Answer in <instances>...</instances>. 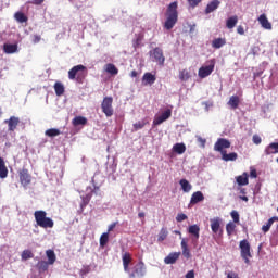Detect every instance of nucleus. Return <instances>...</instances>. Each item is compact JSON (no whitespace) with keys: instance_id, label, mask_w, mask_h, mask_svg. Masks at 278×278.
<instances>
[{"instance_id":"f257e3e1","label":"nucleus","mask_w":278,"mask_h":278,"mask_svg":"<svg viewBox=\"0 0 278 278\" xmlns=\"http://www.w3.org/2000/svg\"><path fill=\"white\" fill-rule=\"evenodd\" d=\"M177 1L169 3L166 11V21L164 24L165 29L170 30L177 25V21L179 18V13L177 12Z\"/></svg>"},{"instance_id":"f03ea898","label":"nucleus","mask_w":278,"mask_h":278,"mask_svg":"<svg viewBox=\"0 0 278 278\" xmlns=\"http://www.w3.org/2000/svg\"><path fill=\"white\" fill-rule=\"evenodd\" d=\"M34 216L38 227H41L42 229H53L55 223H53L51 217H47L46 211H35Z\"/></svg>"},{"instance_id":"7ed1b4c3","label":"nucleus","mask_w":278,"mask_h":278,"mask_svg":"<svg viewBox=\"0 0 278 278\" xmlns=\"http://www.w3.org/2000/svg\"><path fill=\"white\" fill-rule=\"evenodd\" d=\"M84 71H86V66L81 64L75 65L68 71V79L76 80L77 84H84V79H86V74L81 73Z\"/></svg>"},{"instance_id":"20e7f679","label":"nucleus","mask_w":278,"mask_h":278,"mask_svg":"<svg viewBox=\"0 0 278 278\" xmlns=\"http://www.w3.org/2000/svg\"><path fill=\"white\" fill-rule=\"evenodd\" d=\"M215 67H216V59H211L206 61L205 65L201 66L198 71V75L200 79H205V77H210V75L214 73Z\"/></svg>"},{"instance_id":"39448f33","label":"nucleus","mask_w":278,"mask_h":278,"mask_svg":"<svg viewBox=\"0 0 278 278\" xmlns=\"http://www.w3.org/2000/svg\"><path fill=\"white\" fill-rule=\"evenodd\" d=\"M240 249V255L245 264H251L250 257H253V254H251V243H249V240L243 239L239 243Z\"/></svg>"},{"instance_id":"423d86ee","label":"nucleus","mask_w":278,"mask_h":278,"mask_svg":"<svg viewBox=\"0 0 278 278\" xmlns=\"http://www.w3.org/2000/svg\"><path fill=\"white\" fill-rule=\"evenodd\" d=\"M113 103L114 98L112 97H104L102 100L101 110L108 118H110V116H114V108L112 106Z\"/></svg>"},{"instance_id":"0eeeda50","label":"nucleus","mask_w":278,"mask_h":278,"mask_svg":"<svg viewBox=\"0 0 278 278\" xmlns=\"http://www.w3.org/2000/svg\"><path fill=\"white\" fill-rule=\"evenodd\" d=\"M128 275H129V278L144 277V275H147V267L144 266V262L140 261L139 263H137L134 266L132 271H129Z\"/></svg>"},{"instance_id":"6e6552de","label":"nucleus","mask_w":278,"mask_h":278,"mask_svg":"<svg viewBox=\"0 0 278 278\" xmlns=\"http://www.w3.org/2000/svg\"><path fill=\"white\" fill-rule=\"evenodd\" d=\"M150 56L152 58V62H156L159 66H164V62H166V58L164 56V50L162 48H154L150 51Z\"/></svg>"},{"instance_id":"1a4fd4ad","label":"nucleus","mask_w":278,"mask_h":278,"mask_svg":"<svg viewBox=\"0 0 278 278\" xmlns=\"http://www.w3.org/2000/svg\"><path fill=\"white\" fill-rule=\"evenodd\" d=\"M230 147L231 142L229 141V139L219 138L214 144V151H218L223 155V153L226 152L225 149H229Z\"/></svg>"},{"instance_id":"9d476101","label":"nucleus","mask_w":278,"mask_h":278,"mask_svg":"<svg viewBox=\"0 0 278 278\" xmlns=\"http://www.w3.org/2000/svg\"><path fill=\"white\" fill-rule=\"evenodd\" d=\"M20 181L24 188H27L29 184H31V174H29V169L22 168L18 173Z\"/></svg>"},{"instance_id":"9b49d317","label":"nucleus","mask_w":278,"mask_h":278,"mask_svg":"<svg viewBox=\"0 0 278 278\" xmlns=\"http://www.w3.org/2000/svg\"><path fill=\"white\" fill-rule=\"evenodd\" d=\"M170 116H173V112L170 111V109H167L161 115L155 116L153 121L154 127L157 125H162V123H164V121H168Z\"/></svg>"},{"instance_id":"f8f14e48","label":"nucleus","mask_w":278,"mask_h":278,"mask_svg":"<svg viewBox=\"0 0 278 278\" xmlns=\"http://www.w3.org/2000/svg\"><path fill=\"white\" fill-rule=\"evenodd\" d=\"M4 124L8 125V131H16V128L21 124V118L11 116L9 119L4 121Z\"/></svg>"},{"instance_id":"ddd939ff","label":"nucleus","mask_w":278,"mask_h":278,"mask_svg":"<svg viewBox=\"0 0 278 278\" xmlns=\"http://www.w3.org/2000/svg\"><path fill=\"white\" fill-rule=\"evenodd\" d=\"M134 261V258L131 257V253L129 252H125L122 255V262H123V266H124V273H129V264H131V262Z\"/></svg>"},{"instance_id":"4468645a","label":"nucleus","mask_w":278,"mask_h":278,"mask_svg":"<svg viewBox=\"0 0 278 278\" xmlns=\"http://www.w3.org/2000/svg\"><path fill=\"white\" fill-rule=\"evenodd\" d=\"M210 223L213 233H218V231L223 233V230H220V223H223V219H220V217L211 218Z\"/></svg>"},{"instance_id":"2eb2a0df","label":"nucleus","mask_w":278,"mask_h":278,"mask_svg":"<svg viewBox=\"0 0 278 278\" xmlns=\"http://www.w3.org/2000/svg\"><path fill=\"white\" fill-rule=\"evenodd\" d=\"M220 8V0H212L207 3L205 8V14H212V12H216Z\"/></svg>"},{"instance_id":"dca6fc26","label":"nucleus","mask_w":278,"mask_h":278,"mask_svg":"<svg viewBox=\"0 0 278 278\" xmlns=\"http://www.w3.org/2000/svg\"><path fill=\"white\" fill-rule=\"evenodd\" d=\"M201 201H205V195H203V192L201 191L193 192L190 199V204L197 205V203H201Z\"/></svg>"},{"instance_id":"f3484780","label":"nucleus","mask_w":278,"mask_h":278,"mask_svg":"<svg viewBox=\"0 0 278 278\" xmlns=\"http://www.w3.org/2000/svg\"><path fill=\"white\" fill-rule=\"evenodd\" d=\"M3 51H4V53H7V55H12V53H16L18 51V45L17 43H4Z\"/></svg>"},{"instance_id":"a211bd4d","label":"nucleus","mask_w":278,"mask_h":278,"mask_svg":"<svg viewBox=\"0 0 278 278\" xmlns=\"http://www.w3.org/2000/svg\"><path fill=\"white\" fill-rule=\"evenodd\" d=\"M181 256V252H172L165 258V264H175L177 260Z\"/></svg>"},{"instance_id":"6ab92c4d","label":"nucleus","mask_w":278,"mask_h":278,"mask_svg":"<svg viewBox=\"0 0 278 278\" xmlns=\"http://www.w3.org/2000/svg\"><path fill=\"white\" fill-rule=\"evenodd\" d=\"M258 23L263 27V29H273V24L268 21L266 14L260 15Z\"/></svg>"},{"instance_id":"aec40b11","label":"nucleus","mask_w":278,"mask_h":278,"mask_svg":"<svg viewBox=\"0 0 278 278\" xmlns=\"http://www.w3.org/2000/svg\"><path fill=\"white\" fill-rule=\"evenodd\" d=\"M180 247L182 249V255L186 260H190L192 257V254L190 253V248H188V240L181 239Z\"/></svg>"},{"instance_id":"412c9836","label":"nucleus","mask_w":278,"mask_h":278,"mask_svg":"<svg viewBox=\"0 0 278 278\" xmlns=\"http://www.w3.org/2000/svg\"><path fill=\"white\" fill-rule=\"evenodd\" d=\"M156 77L155 75L147 72L143 74L142 81L144 83V86H153L155 84Z\"/></svg>"},{"instance_id":"4be33fe9","label":"nucleus","mask_w":278,"mask_h":278,"mask_svg":"<svg viewBox=\"0 0 278 278\" xmlns=\"http://www.w3.org/2000/svg\"><path fill=\"white\" fill-rule=\"evenodd\" d=\"M265 155H274L278 153V142H271L264 151Z\"/></svg>"},{"instance_id":"5701e85b","label":"nucleus","mask_w":278,"mask_h":278,"mask_svg":"<svg viewBox=\"0 0 278 278\" xmlns=\"http://www.w3.org/2000/svg\"><path fill=\"white\" fill-rule=\"evenodd\" d=\"M236 181L238 186H249V174L243 173V175L237 176Z\"/></svg>"},{"instance_id":"b1692460","label":"nucleus","mask_w":278,"mask_h":278,"mask_svg":"<svg viewBox=\"0 0 278 278\" xmlns=\"http://www.w3.org/2000/svg\"><path fill=\"white\" fill-rule=\"evenodd\" d=\"M222 160H224V162H236V160H238V153L232 152L227 154V151L223 152Z\"/></svg>"},{"instance_id":"393cba45","label":"nucleus","mask_w":278,"mask_h":278,"mask_svg":"<svg viewBox=\"0 0 278 278\" xmlns=\"http://www.w3.org/2000/svg\"><path fill=\"white\" fill-rule=\"evenodd\" d=\"M200 231H201V228L198 226V225H191L189 226V230L188 232L191 233V236H193L195 242L197 240H199V237H200Z\"/></svg>"},{"instance_id":"a878e982","label":"nucleus","mask_w":278,"mask_h":278,"mask_svg":"<svg viewBox=\"0 0 278 278\" xmlns=\"http://www.w3.org/2000/svg\"><path fill=\"white\" fill-rule=\"evenodd\" d=\"M8 177V166H5V161L0 156V179H5Z\"/></svg>"},{"instance_id":"bb28decb","label":"nucleus","mask_w":278,"mask_h":278,"mask_svg":"<svg viewBox=\"0 0 278 278\" xmlns=\"http://www.w3.org/2000/svg\"><path fill=\"white\" fill-rule=\"evenodd\" d=\"M72 125H74V127H79V125H88V118L84 116H76L73 118Z\"/></svg>"},{"instance_id":"cd10ccee","label":"nucleus","mask_w":278,"mask_h":278,"mask_svg":"<svg viewBox=\"0 0 278 278\" xmlns=\"http://www.w3.org/2000/svg\"><path fill=\"white\" fill-rule=\"evenodd\" d=\"M227 45V39L225 38H216L212 41L213 49H220L222 47H225Z\"/></svg>"},{"instance_id":"c85d7f7f","label":"nucleus","mask_w":278,"mask_h":278,"mask_svg":"<svg viewBox=\"0 0 278 278\" xmlns=\"http://www.w3.org/2000/svg\"><path fill=\"white\" fill-rule=\"evenodd\" d=\"M46 255H47V258H48V264L50 266H53V264H55V260H58V256H55V251L47 250Z\"/></svg>"},{"instance_id":"c756f323","label":"nucleus","mask_w":278,"mask_h":278,"mask_svg":"<svg viewBox=\"0 0 278 278\" xmlns=\"http://www.w3.org/2000/svg\"><path fill=\"white\" fill-rule=\"evenodd\" d=\"M275 222H278V217L277 216H274V217L269 218L267 224L262 226V231L264 233H268V231H270V227H273V224Z\"/></svg>"},{"instance_id":"7c9ffc66","label":"nucleus","mask_w":278,"mask_h":278,"mask_svg":"<svg viewBox=\"0 0 278 278\" xmlns=\"http://www.w3.org/2000/svg\"><path fill=\"white\" fill-rule=\"evenodd\" d=\"M14 18L17 23H27V21H29V17H27V15L21 11L15 12Z\"/></svg>"},{"instance_id":"2f4dec72","label":"nucleus","mask_w":278,"mask_h":278,"mask_svg":"<svg viewBox=\"0 0 278 278\" xmlns=\"http://www.w3.org/2000/svg\"><path fill=\"white\" fill-rule=\"evenodd\" d=\"M54 92L56 97H62V94H64L65 92L64 84H62L61 81H56L54 84Z\"/></svg>"},{"instance_id":"473e14b6","label":"nucleus","mask_w":278,"mask_h":278,"mask_svg":"<svg viewBox=\"0 0 278 278\" xmlns=\"http://www.w3.org/2000/svg\"><path fill=\"white\" fill-rule=\"evenodd\" d=\"M228 105H230L232 110H238V106L240 105V98L238 96L230 97Z\"/></svg>"},{"instance_id":"72a5a7b5","label":"nucleus","mask_w":278,"mask_h":278,"mask_svg":"<svg viewBox=\"0 0 278 278\" xmlns=\"http://www.w3.org/2000/svg\"><path fill=\"white\" fill-rule=\"evenodd\" d=\"M236 25H238V15H233L226 21V27L228 29H233Z\"/></svg>"},{"instance_id":"f704fd0d","label":"nucleus","mask_w":278,"mask_h":278,"mask_svg":"<svg viewBox=\"0 0 278 278\" xmlns=\"http://www.w3.org/2000/svg\"><path fill=\"white\" fill-rule=\"evenodd\" d=\"M149 125V119L143 118L132 125L135 131H139V129H144V126Z\"/></svg>"},{"instance_id":"c9c22d12","label":"nucleus","mask_w":278,"mask_h":278,"mask_svg":"<svg viewBox=\"0 0 278 278\" xmlns=\"http://www.w3.org/2000/svg\"><path fill=\"white\" fill-rule=\"evenodd\" d=\"M179 184L184 192H190L192 190V185L187 179H180Z\"/></svg>"},{"instance_id":"e433bc0d","label":"nucleus","mask_w":278,"mask_h":278,"mask_svg":"<svg viewBox=\"0 0 278 278\" xmlns=\"http://www.w3.org/2000/svg\"><path fill=\"white\" fill-rule=\"evenodd\" d=\"M174 153H178V155H184L186 153V144L184 143H176L173 147Z\"/></svg>"},{"instance_id":"4c0bfd02","label":"nucleus","mask_w":278,"mask_h":278,"mask_svg":"<svg viewBox=\"0 0 278 278\" xmlns=\"http://www.w3.org/2000/svg\"><path fill=\"white\" fill-rule=\"evenodd\" d=\"M105 71L109 73V75H118V68L112 63H108L105 65Z\"/></svg>"},{"instance_id":"58836bf2","label":"nucleus","mask_w":278,"mask_h":278,"mask_svg":"<svg viewBox=\"0 0 278 278\" xmlns=\"http://www.w3.org/2000/svg\"><path fill=\"white\" fill-rule=\"evenodd\" d=\"M45 134L46 136H48V138H55L56 136H60L62 132L58 128H50L46 130Z\"/></svg>"},{"instance_id":"ea45409f","label":"nucleus","mask_w":278,"mask_h":278,"mask_svg":"<svg viewBox=\"0 0 278 278\" xmlns=\"http://www.w3.org/2000/svg\"><path fill=\"white\" fill-rule=\"evenodd\" d=\"M49 263L47 261H39L37 263V268L40 270V273H46V270H49Z\"/></svg>"},{"instance_id":"a19ab883","label":"nucleus","mask_w":278,"mask_h":278,"mask_svg":"<svg viewBox=\"0 0 278 278\" xmlns=\"http://www.w3.org/2000/svg\"><path fill=\"white\" fill-rule=\"evenodd\" d=\"M168 238V230L166 228H162L157 236V242H164Z\"/></svg>"},{"instance_id":"79ce46f5","label":"nucleus","mask_w":278,"mask_h":278,"mask_svg":"<svg viewBox=\"0 0 278 278\" xmlns=\"http://www.w3.org/2000/svg\"><path fill=\"white\" fill-rule=\"evenodd\" d=\"M233 231H236V223L229 222L226 225V232L228 236H233Z\"/></svg>"},{"instance_id":"37998d69","label":"nucleus","mask_w":278,"mask_h":278,"mask_svg":"<svg viewBox=\"0 0 278 278\" xmlns=\"http://www.w3.org/2000/svg\"><path fill=\"white\" fill-rule=\"evenodd\" d=\"M180 81H188L190 79V72L188 70H182L179 72Z\"/></svg>"},{"instance_id":"c03bdc74","label":"nucleus","mask_w":278,"mask_h":278,"mask_svg":"<svg viewBox=\"0 0 278 278\" xmlns=\"http://www.w3.org/2000/svg\"><path fill=\"white\" fill-rule=\"evenodd\" d=\"M110 241V233L109 232H104L101 235L100 237V247H105V244H108V242Z\"/></svg>"},{"instance_id":"a18cd8bd","label":"nucleus","mask_w":278,"mask_h":278,"mask_svg":"<svg viewBox=\"0 0 278 278\" xmlns=\"http://www.w3.org/2000/svg\"><path fill=\"white\" fill-rule=\"evenodd\" d=\"M83 202L80 204V207L84 208L88 205V203H90V201L92 200V193H88L85 197H81Z\"/></svg>"},{"instance_id":"49530a36","label":"nucleus","mask_w":278,"mask_h":278,"mask_svg":"<svg viewBox=\"0 0 278 278\" xmlns=\"http://www.w3.org/2000/svg\"><path fill=\"white\" fill-rule=\"evenodd\" d=\"M34 257V253L31 250H24L22 252V260H31Z\"/></svg>"},{"instance_id":"de8ad7c7","label":"nucleus","mask_w":278,"mask_h":278,"mask_svg":"<svg viewBox=\"0 0 278 278\" xmlns=\"http://www.w3.org/2000/svg\"><path fill=\"white\" fill-rule=\"evenodd\" d=\"M230 216L233 220L232 223L237 225L240 223V213H238V211H231Z\"/></svg>"},{"instance_id":"09e8293b","label":"nucleus","mask_w":278,"mask_h":278,"mask_svg":"<svg viewBox=\"0 0 278 278\" xmlns=\"http://www.w3.org/2000/svg\"><path fill=\"white\" fill-rule=\"evenodd\" d=\"M176 220H177V223H184V220H188V215L184 214V213H179L176 216Z\"/></svg>"},{"instance_id":"8fccbe9b","label":"nucleus","mask_w":278,"mask_h":278,"mask_svg":"<svg viewBox=\"0 0 278 278\" xmlns=\"http://www.w3.org/2000/svg\"><path fill=\"white\" fill-rule=\"evenodd\" d=\"M40 40H42V37L40 35H33L31 36L33 45H38V42H40Z\"/></svg>"},{"instance_id":"3c124183","label":"nucleus","mask_w":278,"mask_h":278,"mask_svg":"<svg viewBox=\"0 0 278 278\" xmlns=\"http://www.w3.org/2000/svg\"><path fill=\"white\" fill-rule=\"evenodd\" d=\"M203 0H188V3L191 8H197Z\"/></svg>"},{"instance_id":"603ef678","label":"nucleus","mask_w":278,"mask_h":278,"mask_svg":"<svg viewBox=\"0 0 278 278\" xmlns=\"http://www.w3.org/2000/svg\"><path fill=\"white\" fill-rule=\"evenodd\" d=\"M252 140H253L254 144H262V137H260V135H254L252 137Z\"/></svg>"},{"instance_id":"864d4df0","label":"nucleus","mask_w":278,"mask_h":278,"mask_svg":"<svg viewBox=\"0 0 278 278\" xmlns=\"http://www.w3.org/2000/svg\"><path fill=\"white\" fill-rule=\"evenodd\" d=\"M116 225H118V222H114L111 225H109L106 233L114 231V229H116Z\"/></svg>"},{"instance_id":"5fc2aeb1","label":"nucleus","mask_w":278,"mask_h":278,"mask_svg":"<svg viewBox=\"0 0 278 278\" xmlns=\"http://www.w3.org/2000/svg\"><path fill=\"white\" fill-rule=\"evenodd\" d=\"M88 273H90V267H84L81 270H80V276L84 277L86 275H88Z\"/></svg>"},{"instance_id":"6e6d98bb","label":"nucleus","mask_w":278,"mask_h":278,"mask_svg":"<svg viewBox=\"0 0 278 278\" xmlns=\"http://www.w3.org/2000/svg\"><path fill=\"white\" fill-rule=\"evenodd\" d=\"M140 42H142V37H137L136 41L134 42V48L138 49V47H140Z\"/></svg>"},{"instance_id":"4d7b16f0","label":"nucleus","mask_w":278,"mask_h":278,"mask_svg":"<svg viewBox=\"0 0 278 278\" xmlns=\"http://www.w3.org/2000/svg\"><path fill=\"white\" fill-rule=\"evenodd\" d=\"M237 34H240V36H244V27L242 25L237 27Z\"/></svg>"},{"instance_id":"13d9d810","label":"nucleus","mask_w":278,"mask_h":278,"mask_svg":"<svg viewBox=\"0 0 278 278\" xmlns=\"http://www.w3.org/2000/svg\"><path fill=\"white\" fill-rule=\"evenodd\" d=\"M33 5H42L45 3V0H33Z\"/></svg>"},{"instance_id":"bf43d9fd","label":"nucleus","mask_w":278,"mask_h":278,"mask_svg":"<svg viewBox=\"0 0 278 278\" xmlns=\"http://www.w3.org/2000/svg\"><path fill=\"white\" fill-rule=\"evenodd\" d=\"M250 177H252L253 179H256V177H257V170L252 169V170L250 172Z\"/></svg>"},{"instance_id":"052dcab7","label":"nucleus","mask_w":278,"mask_h":278,"mask_svg":"<svg viewBox=\"0 0 278 278\" xmlns=\"http://www.w3.org/2000/svg\"><path fill=\"white\" fill-rule=\"evenodd\" d=\"M186 278H194V270H190L186 274Z\"/></svg>"},{"instance_id":"680f3d73","label":"nucleus","mask_w":278,"mask_h":278,"mask_svg":"<svg viewBox=\"0 0 278 278\" xmlns=\"http://www.w3.org/2000/svg\"><path fill=\"white\" fill-rule=\"evenodd\" d=\"M227 278H238V274H236V273H229V274L227 275Z\"/></svg>"},{"instance_id":"e2e57ef3","label":"nucleus","mask_w":278,"mask_h":278,"mask_svg":"<svg viewBox=\"0 0 278 278\" xmlns=\"http://www.w3.org/2000/svg\"><path fill=\"white\" fill-rule=\"evenodd\" d=\"M130 77H132V78L138 77V72L136 70L131 71Z\"/></svg>"},{"instance_id":"0e129e2a","label":"nucleus","mask_w":278,"mask_h":278,"mask_svg":"<svg viewBox=\"0 0 278 278\" xmlns=\"http://www.w3.org/2000/svg\"><path fill=\"white\" fill-rule=\"evenodd\" d=\"M198 141L201 142L202 147H205V142H206L205 139L200 137L198 138Z\"/></svg>"},{"instance_id":"69168bd1","label":"nucleus","mask_w":278,"mask_h":278,"mask_svg":"<svg viewBox=\"0 0 278 278\" xmlns=\"http://www.w3.org/2000/svg\"><path fill=\"white\" fill-rule=\"evenodd\" d=\"M239 199H241V201H249V198L247 195H240Z\"/></svg>"},{"instance_id":"338daca9","label":"nucleus","mask_w":278,"mask_h":278,"mask_svg":"<svg viewBox=\"0 0 278 278\" xmlns=\"http://www.w3.org/2000/svg\"><path fill=\"white\" fill-rule=\"evenodd\" d=\"M144 216H146L144 212H139L138 213V218H144Z\"/></svg>"},{"instance_id":"774afa93","label":"nucleus","mask_w":278,"mask_h":278,"mask_svg":"<svg viewBox=\"0 0 278 278\" xmlns=\"http://www.w3.org/2000/svg\"><path fill=\"white\" fill-rule=\"evenodd\" d=\"M240 193H241V194H247V189L241 188V189H240Z\"/></svg>"}]
</instances>
